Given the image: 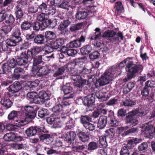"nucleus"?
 <instances>
[{
  "instance_id": "obj_6",
  "label": "nucleus",
  "mask_w": 155,
  "mask_h": 155,
  "mask_svg": "<svg viewBox=\"0 0 155 155\" xmlns=\"http://www.w3.org/2000/svg\"><path fill=\"white\" fill-rule=\"evenodd\" d=\"M69 65L74 67V68H73V67L72 68L73 69L71 71L72 73H76L77 74H88L91 71L90 70H88L83 65L80 64V63L78 62L77 63L75 62L71 63L69 64Z\"/></svg>"
},
{
  "instance_id": "obj_9",
  "label": "nucleus",
  "mask_w": 155,
  "mask_h": 155,
  "mask_svg": "<svg viewBox=\"0 0 155 155\" xmlns=\"http://www.w3.org/2000/svg\"><path fill=\"white\" fill-rule=\"evenodd\" d=\"M85 37L81 35L79 39L74 40L67 45V47L70 48H78L81 47V44L85 42Z\"/></svg>"
},
{
  "instance_id": "obj_39",
  "label": "nucleus",
  "mask_w": 155,
  "mask_h": 155,
  "mask_svg": "<svg viewBox=\"0 0 155 155\" xmlns=\"http://www.w3.org/2000/svg\"><path fill=\"white\" fill-rule=\"evenodd\" d=\"M105 106V104L103 103L99 104L97 106V110L101 113L104 114H106L107 110L104 108Z\"/></svg>"
},
{
  "instance_id": "obj_52",
  "label": "nucleus",
  "mask_w": 155,
  "mask_h": 155,
  "mask_svg": "<svg viewBox=\"0 0 155 155\" xmlns=\"http://www.w3.org/2000/svg\"><path fill=\"white\" fill-rule=\"evenodd\" d=\"M21 34L20 32L19 29L17 27H15L12 31V36L15 37L16 38L20 37V35Z\"/></svg>"
},
{
  "instance_id": "obj_18",
  "label": "nucleus",
  "mask_w": 155,
  "mask_h": 155,
  "mask_svg": "<svg viewBox=\"0 0 155 155\" xmlns=\"http://www.w3.org/2000/svg\"><path fill=\"white\" fill-rule=\"evenodd\" d=\"M28 99L32 103L39 104V101L38 100V95L35 92H31L27 94Z\"/></svg>"
},
{
  "instance_id": "obj_37",
  "label": "nucleus",
  "mask_w": 155,
  "mask_h": 155,
  "mask_svg": "<svg viewBox=\"0 0 155 155\" xmlns=\"http://www.w3.org/2000/svg\"><path fill=\"white\" fill-rule=\"evenodd\" d=\"M15 14L16 17L18 19L21 18L23 16V13L21 10V8L18 5L16 6Z\"/></svg>"
},
{
  "instance_id": "obj_45",
  "label": "nucleus",
  "mask_w": 155,
  "mask_h": 155,
  "mask_svg": "<svg viewBox=\"0 0 155 155\" xmlns=\"http://www.w3.org/2000/svg\"><path fill=\"white\" fill-rule=\"evenodd\" d=\"M49 114V111L46 109L43 108L38 112V116L41 118H43Z\"/></svg>"
},
{
  "instance_id": "obj_62",
  "label": "nucleus",
  "mask_w": 155,
  "mask_h": 155,
  "mask_svg": "<svg viewBox=\"0 0 155 155\" xmlns=\"http://www.w3.org/2000/svg\"><path fill=\"white\" fill-rule=\"evenodd\" d=\"M33 28L35 30H39L40 28H41V23L38 22H35L33 25Z\"/></svg>"
},
{
  "instance_id": "obj_46",
  "label": "nucleus",
  "mask_w": 155,
  "mask_h": 155,
  "mask_svg": "<svg viewBox=\"0 0 155 155\" xmlns=\"http://www.w3.org/2000/svg\"><path fill=\"white\" fill-rule=\"evenodd\" d=\"M33 108L30 106H25L24 108L22 109L21 113H23V114H25V112L27 113H31L33 112Z\"/></svg>"
},
{
  "instance_id": "obj_22",
  "label": "nucleus",
  "mask_w": 155,
  "mask_h": 155,
  "mask_svg": "<svg viewBox=\"0 0 155 155\" xmlns=\"http://www.w3.org/2000/svg\"><path fill=\"white\" fill-rule=\"evenodd\" d=\"M48 99L47 94L44 91H40L38 95V100L39 101V104L45 102Z\"/></svg>"
},
{
  "instance_id": "obj_35",
  "label": "nucleus",
  "mask_w": 155,
  "mask_h": 155,
  "mask_svg": "<svg viewBox=\"0 0 155 155\" xmlns=\"http://www.w3.org/2000/svg\"><path fill=\"white\" fill-rule=\"evenodd\" d=\"M65 50L66 53L69 56H72L75 55L77 53V51L72 49H68L66 47H63L62 48V51Z\"/></svg>"
},
{
  "instance_id": "obj_27",
  "label": "nucleus",
  "mask_w": 155,
  "mask_h": 155,
  "mask_svg": "<svg viewBox=\"0 0 155 155\" xmlns=\"http://www.w3.org/2000/svg\"><path fill=\"white\" fill-rule=\"evenodd\" d=\"M92 50V47L90 45H86L82 48L80 51L82 54L86 55L88 54Z\"/></svg>"
},
{
  "instance_id": "obj_31",
  "label": "nucleus",
  "mask_w": 155,
  "mask_h": 155,
  "mask_svg": "<svg viewBox=\"0 0 155 155\" xmlns=\"http://www.w3.org/2000/svg\"><path fill=\"white\" fill-rule=\"evenodd\" d=\"M1 103L6 108H10L12 105V102L8 99H2L1 101Z\"/></svg>"
},
{
  "instance_id": "obj_32",
  "label": "nucleus",
  "mask_w": 155,
  "mask_h": 155,
  "mask_svg": "<svg viewBox=\"0 0 155 155\" xmlns=\"http://www.w3.org/2000/svg\"><path fill=\"white\" fill-rule=\"evenodd\" d=\"M18 114L17 111L15 110L12 111L8 115V118L9 120H15L16 122H18V120L15 119L17 118Z\"/></svg>"
},
{
  "instance_id": "obj_16",
  "label": "nucleus",
  "mask_w": 155,
  "mask_h": 155,
  "mask_svg": "<svg viewBox=\"0 0 155 155\" xmlns=\"http://www.w3.org/2000/svg\"><path fill=\"white\" fill-rule=\"evenodd\" d=\"M21 40V37L16 38L15 37L12 36L11 38L7 39L6 40V43L7 45L11 46H14L16 45Z\"/></svg>"
},
{
  "instance_id": "obj_54",
  "label": "nucleus",
  "mask_w": 155,
  "mask_h": 155,
  "mask_svg": "<svg viewBox=\"0 0 155 155\" xmlns=\"http://www.w3.org/2000/svg\"><path fill=\"white\" fill-rule=\"evenodd\" d=\"M130 154V153L127 147H123L120 150V155H129Z\"/></svg>"
},
{
  "instance_id": "obj_24",
  "label": "nucleus",
  "mask_w": 155,
  "mask_h": 155,
  "mask_svg": "<svg viewBox=\"0 0 155 155\" xmlns=\"http://www.w3.org/2000/svg\"><path fill=\"white\" fill-rule=\"evenodd\" d=\"M44 35L40 34L37 35L34 39V41L35 43L41 44L46 42Z\"/></svg>"
},
{
  "instance_id": "obj_26",
  "label": "nucleus",
  "mask_w": 155,
  "mask_h": 155,
  "mask_svg": "<svg viewBox=\"0 0 155 155\" xmlns=\"http://www.w3.org/2000/svg\"><path fill=\"white\" fill-rule=\"evenodd\" d=\"M79 140L81 141L85 142L88 141L89 140V136L83 132H80L78 134Z\"/></svg>"
},
{
  "instance_id": "obj_3",
  "label": "nucleus",
  "mask_w": 155,
  "mask_h": 155,
  "mask_svg": "<svg viewBox=\"0 0 155 155\" xmlns=\"http://www.w3.org/2000/svg\"><path fill=\"white\" fill-rule=\"evenodd\" d=\"M42 62V56L39 55L34 59L32 71L38 76L45 75L49 73V70L46 66L42 67L38 70L37 65Z\"/></svg>"
},
{
  "instance_id": "obj_50",
  "label": "nucleus",
  "mask_w": 155,
  "mask_h": 155,
  "mask_svg": "<svg viewBox=\"0 0 155 155\" xmlns=\"http://www.w3.org/2000/svg\"><path fill=\"white\" fill-rule=\"evenodd\" d=\"M3 73H6L10 71L11 69L7 63L2 64V66Z\"/></svg>"
},
{
  "instance_id": "obj_20",
  "label": "nucleus",
  "mask_w": 155,
  "mask_h": 155,
  "mask_svg": "<svg viewBox=\"0 0 155 155\" xmlns=\"http://www.w3.org/2000/svg\"><path fill=\"white\" fill-rule=\"evenodd\" d=\"M63 109V107L61 104H58L55 106L52 109L53 112L55 113L57 116H61L62 114V110Z\"/></svg>"
},
{
  "instance_id": "obj_21",
  "label": "nucleus",
  "mask_w": 155,
  "mask_h": 155,
  "mask_svg": "<svg viewBox=\"0 0 155 155\" xmlns=\"http://www.w3.org/2000/svg\"><path fill=\"white\" fill-rule=\"evenodd\" d=\"M107 118L105 116L100 117L97 123V127L100 129H102L105 127L107 123Z\"/></svg>"
},
{
  "instance_id": "obj_17",
  "label": "nucleus",
  "mask_w": 155,
  "mask_h": 155,
  "mask_svg": "<svg viewBox=\"0 0 155 155\" xmlns=\"http://www.w3.org/2000/svg\"><path fill=\"white\" fill-rule=\"evenodd\" d=\"M21 88L19 83L18 81H15L13 84L11 85L8 89L9 91L14 93L18 92Z\"/></svg>"
},
{
  "instance_id": "obj_7",
  "label": "nucleus",
  "mask_w": 155,
  "mask_h": 155,
  "mask_svg": "<svg viewBox=\"0 0 155 155\" xmlns=\"http://www.w3.org/2000/svg\"><path fill=\"white\" fill-rule=\"evenodd\" d=\"M23 138L22 137L13 132L6 133L3 137L4 139L6 141H20Z\"/></svg>"
},
{
  "instance_id": "obj_29",
  "label": "nucleus",
  "mask_w": 155,
  "mask_h": 155,
  "mask_svg": "<svg viewBox=\"0 0 155 155\" xmlns=\"http://www.w3.org/2000/svg\"><path fill=\"white\" fill-rule=\"evenodd\" d=\"M10 146L12 148L15 150H21L25 148V146L23 144L16 143H11Z\"/></svg>"
},
{
  "instance_id": "obj_30",
  "label": "nucleus",
  "mask_w": 155,
  "mask_h": 155,
  "mask_svg": "<svg viewBox=\"0 0 155 155\" xmlns=\"http://www.w3.org/2000/svg\"><path fill=\"white\" fill-rule=\"evenodd\" d=\"M70 22L68 20H66L61 22L59 25L58 28L60 31L64 30L70 24Z\"/></svg>"
},
{
  "instance_id": "obj_15",
  "label": "nucleus",
  "mask_w": 155,
  "mask_h": 155,
  "mask_svg": "<svg viewBox=\"0 0 155 155\" xmlns=\"http://www.w3.org/2000/svg\"><path fill=\"white\" fill-rule=\"evenodd\" d=\"M64 43V39L60 38L55 41H51L50 42L49 44L53 49H57L61 47Z\"/></svg>"
},
{
  "instance_id": "obj_14",
  "label": "nucleus",
  "mask_w": 155,
  "mask_h": 155,
  "mask_svg": "<svg viewBox=\"0 0 155 155\" xmlns=\"http://www.w3.org/2000/svg\"><path fill=\"white\" fill-rule=\"evenodd\" d=\"M64 92L65 95L64 99H68L72 98L74 96L72 88L69 86H64L63 88Z\"/></svg>"
},
{
  "instance_id": "obj_51",
  "label": "nucleus",
  "mask_w": 155,
  "mask_h": 155,
  "mask_svg": "<svg viewBox=\"0 0 155 155\" xmlns=\"http://www.w3.org/2000/svg\"><path fill=\"white\" fill-rule=\"evenodd\" d=\"M31 26V24L28 21L23 22L21 25V28L24 30H28Z\"/></svg>"
},
{
  "instance_id": "obj_1",
  "label": "nucleus",
  "mask_w": 155,
  "mask_h": 155,
  "mask_svg": "<svg viewBox=\"0 0 155 155\" xmlns=\"http://www.w3.org/2000/svg\"><path fill=\"white\" fill-rule=\"evenodd\" d=\"M126 65V71L127 72V75L129 79H131L136 76V74L141 72L143 69L142 65H136L134 64V60L131 58H126L121 62L119 65V68H122Z\"/></svg>"
},
{
  "instance_id": "obj_10",
  "label": "nucleus",
  "mask_w": 155,
  "mask_h": 155,
  "mask_svg": "<svg viewBox=\"0 0 155 155\" xmlns=\"http://www.w3.org/2000/svg\"><path fill=\"white\" fill-rule=\"evenodd\" d=\"M41 51V47L38 46H34L31 48V50L27 51V56L28 58L32 59L33 57Z\"/></svg>"
},
{
  "instance_id": "obj_43",
  "label": "nucleus",
  "mask_w": 155,
  "mask_h": 155,
  "mask_svg": "<svg viewBox=\"0 0 155 155\" xmlns=\"http://www.w3.org/2000/svg\"><path fill=\"white\" fill-rule=\"evenodd\" d=\"M98 147L97 144L95 142H90L88 145V150L92 151L96 149Z\"/></svg>"
},
{
  "instance_id": "obj_44",
  "label": "nucleus",
  "mask_w": 155,
  "mask_h": 155,
  "mask_svg": "<svg viewBox=\"0 0 155 155\" xmlns=\"http://www.w3.org/2000/svg\"><path fill=\"white\" fill-rule=\"evenodd\" d=\"M99 141L102 147H105L107 146V143L106 141V136H100L99 138Z\"/></svg>"
},
{
  "instance_id": "obj_19",
  "label": "nucleus",
  "mask_w": 155,
  "mask_h": 155,
  "mask_svg": "<svg viewBox=\"0 0 155 155\" xmlns=\"http://www.w3.org/2000/svg\"><path fill=\"white\" fill-rule=\"evenodd\" d=\"M38 127H31L28 128L25 131V133L28 137H31L35 136L37 132Z\"/></svg>"
},
{
  "instance_id": "obj_34",
  "label": "nucleus",
  "mask_w": 155,
  "mask_h": 155,
  "mask_svg": "<svg viewBox=\"0 0 155 155\" xmlns=\"http://www.w3.org/2000/svg\"><path fill=\"white\" fill-rule=\"evenodd\" d=\"M116 32L112 30H108L105 31L103 35V37L111 38L114 37L116 35Z\"/></svg>"
},
{
  "instance_id": "obj_60",
  "label": "nucleus",
  "mask_w": 155,
  "mask_h": 155,
  "mask_svg": "<svg viewBox=\"0 0 155 155\" xmlns=\"http://www.w3.org/2000/svg\"><path fill=\"white\" fill-rule=\"evenodd\" d=\"M7 63L11 69L14 68L16 65L15 60L14 58L8 60Z\"/></svg>"
},
{
  "instance_id": "obj_11",
  "label": "nucleus",
  "mask_w": 155,
  "mask_h": 155,
  "mask_svg": "<svg viewBox=\"0 0 155 155\" xmlns=\"http://www.w3.org/2000/svg\"><path fill=\"white\" fill-rule=\"evenodd\" d=\"M28 58L26 52H22L21 54L20 57L16 60V62L19 65H25L28 62Z\"/></svg>"
},
{
  "instance_id": "obj_5",
  "label": "nucleus",
  "mask_w": 155,
  "mask_h": 155,
  "mask_svg": "<svg viewBox=\"0 0 155 155\" xmlns=\"http://www.w3.org/2000/svg\"><path fill=\"white\" fill-rule=\"evenodd\" d=\"M56 114H52L47 119V121L49 124H53L54 128L60 127L61 126L62 122L66 119V117L61 116H56Z\"/></svg>"
},
{
  "instance_id": "obj_53",
  "label": "nucleus",
  "mask_w": 155,
  "mask_h": 155,
  "mask_svg": "<svg viewBox=\"0 0 155 155\" xmlns=\"http://www.w3.org/2000/svg\"><path fill=\"white\" fill-rule=\"evenodd\" d=\"M100 56V54L97 51H95L89 55L90 58L91 60H94L97 59Z\"/></svg>"
},
{
  "instance_id": "obj_64",
  "label": "nucleus",
  "mask_w": 155,
  "mask_h": 155,
  "mask_svg": "<svg viewBox=\"0 0 155 155\" xmlns=\"http://www.w3.org/2000/svg\"><path fill=\"white\" fill-rule=\"evenodd\" d=\"M117 100L116 99H112L109 101L107 103L106 105L108 106H111L117 104Z\"/></svg>"
},
{
  "instance_id": "obj_56",
  "label": "nucleus",
  "mask_w": 155,
  "mask_h": 155,
  "mask_svg": "<svg viewBox=\"0 0 155 155\" xmlns=\"http://www.w3.org/2000/svg\"><path fill=\"white\" fill-rule=\"evenodd\" d=\"M90 120V118L86 116H82L81 118V122L83 125L84 126L85 124L88 123Z\"/></svg>"
},
{
  "instance_id": "obj_61",
  "label": "nucleus",
  "mask_w": 155,
  "mask_h": 155,
  "mask_svg": "<svg viewBox=\"0 0 155 155\" xmlns=\"http://www.w3.org/2000/svg\"><path fill=\"white\" fill-rule=\"evenodd\" d=\"M128 126L118 127L117 129V132L119 134H120L124 132V134H125V133L126 131V130L128 129Z\"/></svg>"
},
{
  "instance_id": "obj_58",
  "label": "nucleus",
  "mask_w": 155,
  "mask_h": 155,
  "mask_svg": "<svg viewBox=\"0 0 155 155\" xmlns=\"http://www.w3.org/2000/svg\"><path fill=\"white\" fill-rule=\"evenodd\" d=\"M145 85L147 87H155V82L154 81H148L145 82Z\"/></svg>"
},
{
  "instance_id": "obj_4",
  "label": "nucleus",
  "mask_w": 155,
  "mask_h": 155,
  "mask_svg": "<svg viewBox=\"0 0 155 155\" xmlns=\"http://www.w3.org/2000/svg\"><path fill=\"white\" fill-rule=\"evenodd\" d=\"M137 114H138V115L140 116L145 114L144 112L142 111L141 109H137L133 110L129 113L126 116L127 122L133 126L136 125L138 123V120L134 118V116Z\"/></svg>"
},
{
  "instance_id": "obj_36",
  "label": "nucleus",
  "mask_w": 155,
  "mask_h": 155,
  "mask_svg": "<svg viewBox=\"0 0 155 155\" xmlns=\"http://www.w3.org/2000/svg\"><path fill=\"white\" fill-rule=\"evenodd\" d=\"M45 38L48 40H51L55 38L56 35L55 33L50 31H47L45 33Z\"/></svg>"
},
{
  "instance_id": "obj_63",
  "label": "nucleus",
  "mask_w": 155,
  "mask_h": 155,
  "mask_svg": "<svg viewBox=\"0 0 155 155\" xmlns=\"http://www.w3.org/2000/svg\"><path fill=\"white\" fill-rule=\"evenodd\" d=\"M46 16H47V15L43 13H41L37 16V20L41 21V22L46 19L45 18Z\"/></svg>"
},
{
  "instance_id": "obj_23",
  "label": "nucleus",
  "mask_w": 155,
  "mask_h": 155,
  "mask_svg": "<svg viewBox=\"0 0 155 155\" xmlns=\"http://www.w3.org/2000/svg\"><path fill=\"white\" fill-rule=\"evenodd\" d=\"M82 101L85 105L88 106L94 102V99L92 96H89L83 98Z\"/></svg>"
},
{
  "instance_id": "obj_55",
  "label": "nucleus",
  "mask_w": 155,
  "mask_h": 155,
  "mask_svg": "<svg viewBox=\"0 0 155 155\" xmlns=\"http://www.w3.org/2000/svg\"><path fill=\"white\" fill-rule=\"evenodd\" d=\"M18 126L12 124H8L6 125V129L8 131H13L16 129Z\"/></svg>"
},
{
  "instance_id": "obj_41",
  "label": "nucleus",
  "mask_w": 155,
  "mask_h": 155,
  "mask_svg": "<svg viewBox=\"0 0 155 155\" xmlns=\"http://www.w3.org/2000/svg\"><path fill=\"white\" fill-rule=\"evenodd\" d=\"M116 12L117 13H121L124 11V8L122 3L120 2H117L115 3Z\"/></svg>"
},
{
  "instance_id": "obj_48",
  "label": "nucleus",
  "mask_w": 155,
  "mask_h": 155,
  "mask_svg": "<svg viewBox=\"0 0 155 155\" xmlns=\"http://www.w3.org/2000/svg\"><path fill=\"white\" fill-rule=\"evenodd\" d=\"M15 20V18L12 15H10L7 16L5 19V21L7 24L13 25Z\"/></svg>"
},
{
  "instance_id": "obj_47",
  "label": "nucleus",
  "mask_w": 155,
  "mask_h": 155,
  "mask_svg": "<svg viewBox=\"0 0 155 155\" xmlns=\"http://www.w3.org/2000/svg\"><path fill=\"white\" fill-rule=\"evenodd\" d=\"M135 85L134 83L133 82H129L127 85L126 88L124 89V91L126 93L129 92L134 87Z\"/></svg>"
},
{
  "instance_id": "obj_40",
  "label": "nucleus",
  "mask_w": 155,
  "mask_h": 155,
  "mask_svg": "<svg viewBox=\"0 0 155 155\" xmlns=\"http://www.w3.org/2000/svg\"><path fill=\"white\" fill-rule=\"evenodd\" d=\"M135 104L136 103L135 102L129 100H126L124 101H123L121 103L122 105L127 107H131Z\"/></svg>"
},
{
  "instance_id": "obj_33",
  "label": "nucleus",
  "mask_w": 155,
  "mask_h": 155,
  "mask_svg": "<svg viewBox=\"0 0 155 155\" xmlns=\"http://www.w3.org/2000/svg\"><path fill=\"white\" fill-rule=\"evenodd\" d=\"M87 15V12L81 11L78 12L76 15V18L78 20L82 19L85 18Z\"/></svg>"
},
{
  "instance_id": "obj_2",
  "label": "nucleus",
  "mask_w": 155,
  "mask_h": 155,
  "mask_svg": "<svg viewBox=\"0 0 155 155\" xmlns=\"http://www.w3.org/2000/svg\"><path fill=\"white\" fill-rule=\"evenodd\" d=\"M114 74L111 72L110 70H107L105 71L104 74L101 78L97 80L95 85L97 87L100 86H103L109 83L113 79L114 77Z\"/></svg>"
},
{
  "instance_id": "obj_12",
  "label": "nucleus",
  "mask_w": 155,
  "mask_h": 155,
  "mask_svg": "<svg viewBox=\"0 0 155 155\" xmlns=\"http://www.w3.org/2000/svg\"><path fill=\"white\" fill-rule=\"evenodd\" d=\"M13 25H6L3 27L0 30V39L2 37H4L5 35H6L10 32L13 28Z\"/></svg>"
},
{
  "instance_id": "obj_59",
  "label": "nucleus",
  "mask_w": 155,
  "mask_h": 155,
  "mask_svg": "<svg viewBox=\"0 0 155 155\" xmlns=\"http://www.w3.org/2000/svg\"><path fill=\"white\" fill-rule=\"evenodd\" d=\"M110 124L111 126H116L118 125V123L117 120L113 116L110 118Z\"/></svg>"
},
{
  "instance_id": "obj_8",
  "label": "nucleus",
  "mask_w": 155,
  "mask_h": 155,
  "mask_svg": "<svg viewBox=\"0 0 155 155\" xmlns=\"http://www.w3.org/2000/svg\"><path fill=\"white\" fill-rule=\"evenodd\" d=\"M71 79L76 82L75 84L76 86L80 87L86 84V80L83 79L80 74H77L76 73L71 72Z\"/></svg>"
},
{
  "instance_id": "obj_25",
  "label": "nucleus",
  "mask_w": 155,
  "mask_h": 155,
  "mask_svg": "<svg viewBox=\"0 0 155 155\" xmlns=\"http://www.w3.org/2000/svg\"><path fill=\"white\" fill-rule=\"evenodd\" d=\"M23 117H24L25 119L28 123L35 117L36 114L34 112L29 113L25 112V114H23Z\"/></svg>"
},
{
  "instance_id": "obj_49",
  "label": "nucleus",
  "mask_w": 155,
  "mask_h": 155,
  "mask_svg": "<svg viewBox=\"0 0 155 155\" xmlns=\"http://www.w3.org/2000/svg\"><path fill=\"white\" fill-rule=\"evenodd\" d=\"M95 95L99 99H102L103 101L107 100V98L105 97V93L102 91L97 92L96 93Z\"/></svg>"
},
{
  "instance_id": "obj_13",
  "label": "nucleus",
  "mask_w": 155,
  "mask_h": 155,
  "mask_svg": "<svg viewBox=\"0 0 155 155\" xmlns=\"http://www.w3.org/2000/svg\"><path fill=\"white\" fill-rule=\"evenodd\" d=\"M76 133L73 131L68 132L65 136V138L68 142L72 144L76 142Z\"/></svg>"
},
{
  "instance_id": "obj_28",
  "label": "nucleus",
  "mask_w": 155,
  "mask_h": 155,
  "mask_svg": "<svg viewBox=\"0 0 155 155\" xmlns=\"http://www.w3.org/2000/svg\"><path fill=\"white\" fill-rule=\"evenodd\" d=\"M95 32L93 33L91 36V40H94L99 38L101 36V33L100 31V29L96 28L95 29Z\"/></svg>"
},
{
  "instance_id": "obj_57",
  "label": "nucleus",
  "mask_w": 155,
  "mask_h": 155,
  "mask_svg": "<svg viewBox=\"0 0 155 155\" xmlns=\"http://www.w3.org/2000/svg\"><path fill=\"white\" fill-rule=\"evenodd\" d=\"M84 127L86 129L90 131L94 130L95 128V126L94 124L89 122L84 125Z\"/></svg>"
},
{
  "instance_id": "obj_42",
  "label": "nucleus",
  "mask_w": 155,
  "mask_h": 155,
  "mask_svg": "<svg viewBox=\"0 0 155 155\" xmlns=\"http://www.w3.org/2000/svg\"><path fill=\"white\" fill-rule=\"evenodd\" d=\"M51 21L47 19H46L43 21L41 22V29H44L51 24Z\"/></svg>"
},
{
  "instance_id": "obj_38",
  "label": "nucleus",
  "mask_w": 155,
  "mask_h": 155,
  "mask_svg": "<svg viewBox=\"0 0 155 155\" xmlns=\"http://www.w3.org/2000/svg\"><path fill=\"white\" fill-rule=\"evenodd\" d=\"M14 72L15 74L14 76H12V78L13 79H17L19 77V76L18 75H16V74H19V73H23L24 72V71L23 69L20 68H17L15 69L14 70Z\"/></svg>"
}]
</instances>
